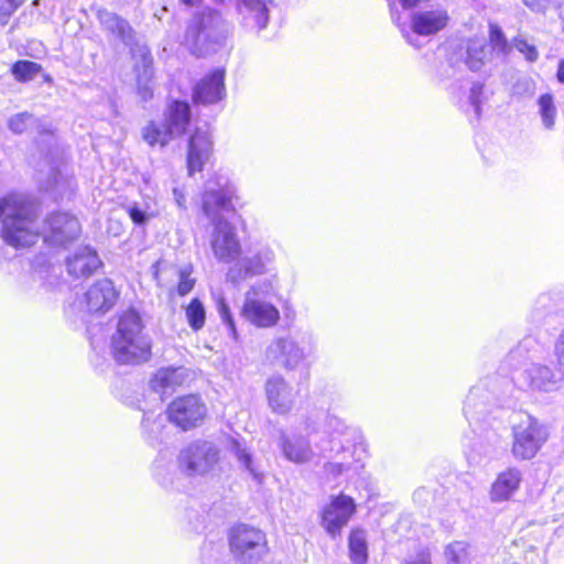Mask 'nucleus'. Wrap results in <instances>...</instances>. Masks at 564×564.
<instances>
[{
	"instance_id": "obj_1",
	"label": "nucleus",
	"mask_w": 564,
	"mask_h": 564,
	"mask_svg": "<svg viewBox=\"0 0 564 564\" xmlns=\"http://www.w3.org/2000/svg\"><path fill=\"white\" fill-rule=\"evenodd\" d=\"M237 197L224 191H205L202 194L200 209L213 226L210 248L215 257L225 262L238 259L242 252L236 228L221 215V210L236 213L234 200Z\"/></svg>"
},
{
	"instance_id": "obj_2",
	"label": "nucleus",
	"mask_w": 564,
	"mask_h": 564,
	"mask_svg": "<svg viewBox=\"0 0 564 564\" xmlns=\"http://www.w3.org/2000/svg\"><path fill=\"white\" fill-rule=\"evenodd\" d=\"M111 355L120 365L137 366L152 357V340L145 332L142 314L128 307L118 315L117 328L111 338Z\"/></svg>"
},
{
	"instance_id": "obj_3",
	"label": "nucleus",
	"mask_w": 564,
	"mask_h": 564,
	"mask_svg": "<svg viewBox=\"0 0 564 564\" xmlns=\"http://www.w3.org/2000/svg\"><path fill=\"white\" fill-rule=\"evenodd\" d=\"M39 216L34 203L17 193L11 208L1 220V238L15 249L33 247L43 239Z\"/></svg>"
},
{
	"instance_id": "obj_4",
	"label": "nucleus",
	"mask_w": 564,
	"mask_h": 564,
	"mask_svg": "<svg viewBox=\"0 0 564 564\" xmlns=\"http://www.w3.org/2000/svg\"><path fill=\"white\" fill-rule=\"evenodd\" d=\"M224 24L220 10L205 7L186 21L181 44L192 55L202 57L210 45L218 43Z\"/></svg>"
},
{
	"instance_id": "obj_5",
	"label": "nucleus",
	"mask_w": 564,
	"mask_h": 564,
	"mask_svg": "<svg viewBox=\"0 0 564 564\" xmlns=\"http://www.w3.org/2000/svg\"><path fill=\"white\" fill-rule=\"evenodd\" d=\"M164 413L171 425L181 432H188L204 425L209 416V409L200 393L189 392L173 398Z\"/></svg>"
},
{
	"instance_id": "obj_6",
	"label": "nucleus",
	"mask_w": 564,
	"mask_h": 564,
	"mask_svg": "<svg viewBox=\"0 0 564 564\" xmlns=\"http://www.w3.org/2000/svg\"><path fill=\"white\" fill-rule=\"evenodd\" d=\"M231 554L240 562L251 563L269 553L267 534L257 527L237 523L228 532Z\"/></svg>"
},
{
	"instance_id": "obj_7",
	"label": "nucleus",
	"mask_w": 564,
	"mask_h": 564,
	"mask_svg": "<svg viewBox=\"0 0 564 564\" xmlns=\"http://www.w3.org/2000/svg\"><path fill=\"white\" fill-rule=\"evenodd\" d=\"M547 440V429L538 419L529 416L512 426L511 453L518 460L532 459Z\"/></svg>"
},
{
	"instance_id": "obj_8",
	"label": "nucleus",
	"mask_w": 564,
	"mask_h": 564,
	"mask_svg": "<svg viewBox=\"0 0 564 564\" xmlns=\"http://www.w3.org/2000/svg\"><path fill=\"white\" fill-rule=\"evenodd\" d=\"M357 512V505L352 497L339 492L332 496L319 513L321 525L333 539L341 535L343 529Z\"/></svg>"
},
{
	"instance_id": "obj_9",
	"label": "nucleus",
	"mask_w": 564,
	"mask_h": 564,
	"mask_svg": "<svg viewBox=\"0 0 564 564\" xmlns=\"http://www.w3.org/2000/svg\"><path fill=\"white\" fill-rule=\"evenodd\" d=\"M46 231L43 239L52 243L65 245L76 240L82 235L78 218L67 212H53L45 218Z\"/></svg>"
},
{
	"instance_id": "obj_10",
	"label": "nucleus",
	"mask_w": 564,
	"mask_h": 564,
	"mask_svg": "<svg viewBox=\"0 0 564 564\" xmlns=\"http://www.w3.org/2000/svg\"><path fill=\"white\" fill-rule=\"evenodd\" d=\"M225 68H215L196 82L192 89L195 106H212L226 97Z\"/></svg>"
},
{
	"instance_id": "obj_11",
	"label": "nucleus",
	"mask_w": 564,
	"mask_h": 564,
	"mask_svg": "<svg viewBox=\"0 0 564 564\" xmlns=\"http://www.w3.org/2000/svg\"><path fill=\"white\" fill-rule=\"evenodd\" d=\"M119 299L120 290L110 279L102 278L95 281L85 292L83 305L90 314H105L115 307Z\"/></svg>"
},
{
	"instance_id": "obj_12",
	"label": "nucleus",
	"mask_w": 564,
	"mask_h": 564,
	"mask_svg": "<svg viewBox=\"0 0 564 564\" xmlns=\"http://www.w3.org/2000/svg\"><path fill=\"white\" fill-rule=\"evenodd\" d=\"M257 288H251L247 297L241 306V316L259 328H270L278 324L280 321V312L276 306L270 302L257 299Z\"/></svg>"
},
{
	"instance_id": "obj_13",
	"label": "nucleus",
	"mask_w": 564,
	"mask_h": 564,
	"mask_svg": "<svg viewBox=\"0 0 564 564\" xmlns=\"http://www.w3.org/2000/svg\"><path fill=\"white\" fill-rule=\"evenodd\" d=\"M214 152L210 132L195 128L188 135L186 149V169L189 176L202 172Z\"/></svg>"
},
{
	"instance_id": "obj_14",
	"label": "nucleus",
	"mask_w": 564,
	"mask_h": 564,
	"mask_svg": "<svg viewBox=\"0 0 564 564\" xmlns=\"http://www.w3.org/2000/svg\"><path fill=\"white\" fill-rule=\"evenodd\" d=\"M449 14L444 8L417 11L411 15V29L421 36L434 35L447 28Z\"/></svg>"
},
{
	"instance_id": "obj_15",
	"label": "nucleus",
	"mask_w": 564,
	"mask_h": 564,
	"mask_svg": "<svg viewBox=\"0 0 564 564\" xmlns=\"http://www.w3.org/2000/svg\"><path fill=\"white\" fill-rule=\"evenodd\" d=\"M102 262L96 250L84 247L67 258L68 274L75 279H88L100 269Z\"/></svg>"
},
{
	"instance_id": "obj_16",
	"label": "nucleus",
	"mask_w": 564,
	"mask_h": 564,
	"mask_svg": "<svg viewBox=\"0 0 564 564\" xmlns=\"http://www.w3.org/2000/svg\"><path fill=\"white\" fill-rule=\"evenodd\" d=\"M521 482V471L516 467H508L498 473L489 490L491 501L503 502L510 500L520 489Z\"/></svg>"
},
{
	"instance_id": "obj_17",
	"label": "nucleus",
	"mask_w": 564,
	"mask_h": 564,
	"mask_svg": "<svg viewBox=\"0 0 564 564\" xmlns=\"http://www.w3.org/2000/svg\"><path fill=\"white\" fill-rule=\"evenodd\" d=\"M188 384V373L178 367L159 369L150 379V387L154 392L165 393L175 391Z\"/></svg>"
},
{
	"instance_id": "obj_18",
	"label": "nucleus",
	"mask_w": 564,
	"mask_h": 564,
	"mask_svg": "<svg viewBox=\"0 0 564 564\" xmlns=\"http://www.w3.org/2000/svg\"><path fill=\"white\" fill-rule=\"evenodd\" d=\"M265 395L272 412L284 415L292 408V399L286 381L282 377L271 378L265 383Z\"/></svg>"
},
{
	"instance_id": "obj_19",
	"label": "nucleus",
	"mask_w": 564,
	"mask_h": 564,
	"mask_svg": "<svg viewBox=\"0 0 564 564\" xmlns=\"http://www.w3.org/2000/svg\"><path fill=\"white\" fill-rule=\"evenodd\" d=\"M217 460V451H205L198 444L186 447L180 456L181 465L189 473L208 470Z\"/></svg>"
},
{
	"instance_id": "obj_20",
	"label": "nucleus",
	"mask_w": 564,
	"mask_h": 564,
	"mask_svg": "<svg viewBox=\"0 0 564 564\" xmlns=\"http://www.w3.org/2000/svg\"><path fill=\"white\" fill-rule=\"evenodd\" d=\"M192 121V110L187 101L174 99L165 110V124L174 134H185Z\"/></svg>"
},
{
	"instance_id": "obj_21",
	"label": "nucleus",
	"mask_w": 564,
	"mask_h": 564,
	"mask_svg": "<svg viewBox=\"0 0 564 564\" xmlns=\"http://www.w3.org/2000/svg\"><path fill=\"white\" fill-rule=\"evenodd\" d=\"M268 356L279 360L286 369L294 368L302 359L303 351L297 344L289 338H276L268 347Z\"/></svg>"
},
{
	"instance_id": "obj_22",
	"label": "nucleus",
	"mask_w": 564,
	"mask_h": 564,
	"mask_svg": "<svg viewBox=\"0 0 564 564\" xmlns=\"http://www.w3.org/2000/svg\"><path fill=\"white\" fill-rule=\"evenodd\" d=\"M97 19L108 33L115 35L120 41L127 42L133 37V29L119 14L100 9L97 11Z\"/></svg>"
},
{
	"instance_id": "obj_23",
	"label": "nucleus",
	"mask_w": 564,
	"mask_h": 564,
	"mask_svg": "<svg viewBox=\"0 0 564 564\" xmlns=\"http://www.w3.org/2000/svg\"><path fill=\"white\" fill-rule=\"evenodd\" d=\"M131 56L134 61L132 70L134 73L135 82L153 80L154 58L149 47L135 46L131 50Z\"/></svg>"
},
{
	"instance_id": "obj_24",
	"label": "nucleus",
	"mask_w": 564,
	"mask_h": 564,
	"mask_svg": "<svg viewBox=\"0 0 564 564\" xmlns=\"http://www.w3.org/2000/svg\"><path fill=\"white\" fill-rule=\"evenodd\" d=\"M348 556L352 564H367L368 543L365 529L354 527L348 533Z\"/></svg>"
},
{
	"instance_id": "obj_25",
	"label": "nucleus",
	"mask_w": 564,
	"mask_h": 564,
	"mask_svg": "<svg viewBox=\"0 0 564 564\" xmlns=\"http://www.w3.org/2000/svg\"><path fill=\"white\" fill-rule=\"evenodd\" d=\"M283 455L293 463L302 464L308 460L312 455L308 441L304 438L292 440L284 437L281 442Z\"/></svg>"
},
{
	"instance_id": "obj_26",
	"label": "nucleus",
	"mask_w": 564,
	"mask_h": 564,
	"mask_svg": "<svg viewBox=\"0 0 564 564\" xmlns=\"http://www.w3.org/2000/svg\"><path fill=\"white\" fill-rule=\"evenodd\" d=\"M175 134L166 127L156 121H149L142 129V138L150 147H166Z\"/></svg>"
},
{
	"instance_id": "obj_27",
	"label": "nucleus",
	"mask_w": 564,
	"mask_h": 564,
	"mask_svg": "<svg viewBox=\"0 0 564 564\" xmlns=\"http://www.w3.org/2000/svg\"><path fill=\"white\" fill-rule=\"evenodd\" d=\"M43 70L41 64L30 59H18L12 63L10 73L15 82L24 84L33 80Z\"/></svg>"
},
{
	"instance_id": "obj_28",
	"label": "nucleus",
	"mask_w": 564,
	"mask_h": 564,
	"mask_svg": "<svg viewBox=\"0 0 564 564\" xmlns=\"http://www.w3.org/2000/svg\"><path fill=\"white\" fill-rule=\"evenodd\" d=\"M486 45L476 39L468 40L465 64L471 72H478L485 65Z\"/></svg>"
},
{
	"instance_id": "obj_29",
	"label": "nucleus",
	"mask_w": 564,
	"mask_h": 564,
	"mask_svg": "<svg viewBox=\"0 0 564 564\" xmlns=\"http://www.w3.org/2000/svg\"><path fill=\"white\" fill-rule=\"evenodd\" d=\"M185 315L189 327L197 332L202 329L206 322V312L202 301L193 297L185 307Z\"/></svg>"
},
{
	"instance_id": "obj_30",
	"label": "nucleus",
	"mask_w": 564,
	"mask_h": 564,
	"mask_svg": "<svg viewBox=\"0 0 564 564\" xmlns=\"http://www.w3.org/2000/svg\"><path fill=\"white\" fill-rule=\"evenodd\" d=\"M444 554L447 564H465L470 560V545L465 541H454L446 545Z\"/></svg>"
},
{
	"instance_id": "obj_31",
	"label": "nucleus",
	"mask_w": 564,
	"mask_h": 564,
	"mask_svg": "<svg viewBox=\"0 0 564 564\" xmlns=\"http://www.w3.org/2000/svg\"><path fill=\"white\" fill-rule=\"evenodd\" d=\"M538 104L543 126L549 130L553 129L556 119V107L552 94H542L539 97Z\"/></svg>"
},
{
	"instance_id": "obj_32",
	"label": "nucleus",
	"mask_w": 564,
	"mask_h": 564,
	"mask_svg": "<svg viewBox=\"0 0 564 564\" xmlns=\"http://www.w3.org/2000/svg\"><path fill=\"white\" fill-rule=\"evenodd\" d=\"M196 283L193 278V265L188 264L178 271V282L176 284V293L180 296H185L192 292Z\"/></svg>"
},
{
	"instance_id": "obj_33",
	"label": "nucleus",
	"mask_w": 564,
	"mask_h": 564,
	"mask_svg": "<svg viewBox=\"0 0 564 564\" xmlns=\"http://www.w3.org/2000/svg\"><path fill=\"white\" fill-rule=\"evenodd\" d=\"M25 0H0V25L6 26Z\"/></svg>"
},
{
	"instance_id": "obj_34",
	"label": "nucleus",
	"mask_w": 564,
	"mask_h": 564,
	"mask_svg": "<svg viewBox=\"0 0 564 564\" xmlns=\"http://www.w3.org/2000/svg\"><path fill=\"white\" fill-rule=\"evenodd\" d=\"M489 42L492 47H497L501 52L508 51V41L502 30L497 24H490L489 26Z\"/></svg>"
},
{
	"instance_id": "obj_35",
	"label": "nucleus",
	"mask_w": 564,
	"mask_h": 564,
	"mask_svg": "<svg viewBox=\"0 0 564 564\" xmlns=\"http://www.w3.org/2000/svg\"><path fill=\"white\" fill-rule=\"evenodd\" d=\"M241 271L246 276H254L264 273L265 267L262 258L260 256H254L253 258L248 259L243 265Z\"/></svg>"
},
{
	"instance_id": "obj_36",
	"label": "nucleus",
	"mask_w": 564,
	"mask_h": 564,
	"mask_svg": "<svg viewBox=\"0 0 564 564\" xmlns=\"http://www.w3.org/2000/svg\"><path fill=\"white\" fill-rule=\"evenodd\" d=\"M514 47L524 55L528 62H535L539 58V52L533 44H530L525 39H514Z\"/></svg>"
},
{
	"instance_id": "obj_37",
	"label": "nucleus",
	"mask_w": 564,
	"mask_h": 564,
	"mask_svg": "<svg viewBox=\"0 0 564 564\" xmlns=\"http://www.w3.org/2000/svg\"><path fill=\"white\" fill-rule=\"evenodd\" d=\"M32 120V116L24 112V113H18L13 118H11L9 122L10 129L14 133H23L28 130V127Z\"/></svg>"
},
{
	"instance_id": "obj_38",
	"label": "nucleus",
	"mask_w": 564,
	"mask_h": 564,
	"mask_svg": "<svg viewBox=\"0 0 564 564\" xmlns=\"http://www.w3.org/2000/svg\"><path fill=\"white\" fill-rule=\"evenodd\" d=\"M150 82L151 80L135 82L137 94L140 97V99L144 102L150 101L154 96L153 88L149 85Z\"/></svg>"
},
{
	"instance_id": "obj_39",
	"label": "nucleus",
	"mask_w": 564,
	"mask_h": 564,
	"mask_svg": "<svg viewBox=\"0 0 564 564\" xmlns=\"http://www.w3.org/2000/svg\"><path fill=\"white\" fill-rule=\"evenodd\" d=\"M404 564H433L431 552L427 549L417 551Z\"/></svg>"
},
{
	"instance_id": "obj_40",
	"label": "nucleus",
	"mask_w": 564,
	"mask_h": 564,
	"mask_svg": "<svg viewBox=\"0 0 564 564\" xmlns=\"http://www.w3.org/2000/svg\"><path fill=\"white\" fill-rule=\"evenodd\" d=\"M127 214L129 215L131 221L138 226L144 225L149 219V216L143 210H141L137 205L130 206L127 209Z\"/></svg>"
},
{
	"instance_id": "obj_41",
	"label": "nucleus",
	"mask_w": 564,
	"mask_h": 564,
	"mask_svg": "<svg viewBox=\"0 0 564 564\" xmlns=\"http://www.w3.org/2000/svg\"><path fill=\"white\" fill-rule=\"evenodd\" d=\"M348 467H349V464L328 462L325 464L324 469L327 473V475L337 477V476L341 475V473L344 470H346Z\"/></svg>"
},
{
	"instance_id": "obj_42",
	"label": "nucleus",
	"mask_w": 564,
	"mask_h": 564,
	"mask_svg": "<svg viewBox=\"0 0 564 564\" xmlns=\"http://www.w3.org/2000/svg\"><path fill=\"white\" fill-rule=\"evenodd\" d=\"M14 192L8 193L7 195L0 197V218H4L11 208L13 199L15 197Z\"/></svg>"
},
{
	"instance_id": "obj_43",
	"label": "nucleus",
	"mask_w": 564,
	"mask_h": 564,
	"mask_svg": "<svg viewBox=\"0 0 564 564\" xmlns=\"http://www.w3.org/2000/svg\"><path fill=\"white\" fill-rule=\"evenodd\" d=\"M554 354L556 356L558 364L564 366V329L562 330L555 343Z\"/></svg>"
},
{
	"instance_id": "obj_44",
	"label": "nucleus",
	"mask_w": 564,
	"mask_h": 564,
	"mask_svg": "<svg viewBox=\"0 0 564 564\" xmlns=\"http://www.w3.org/2000/svg\"><path fill=\"white\" fill-rule=\"evenodd\" d=\"M536 552V547H534L533 545H528L525 547V551L523 553V556L517 561H513L511 564H535V561L532 556H530L531 554H534Z\"/></svg>"
},
{
	"instance_id": "obj_45",
	"label": "nucleus",
	"mask_w": 564,
	"mask_h": 564,
	"mask_svg": "<svg viewBox=\"0 0 564 564\" xmlns=\"http://www.w3.org/2000/svg\"><path fill=\"white\" fill-rule=\"evenodd\" d=\"M221 317L225 321V323L227 324V326L229 327V329L236 334V325H235V321L229 312V310L227 307H225L221 312Z\"/></svg>"
},
{
	"instance_id": "obj_46",
	"label": "nucleus",
	"mask_w": 564,
	"mask_h": 564,
	"mask_svg": "<svg viewBox=\"0 0 564 564\" xmlns=\"http://www.w3.org/2000/svg\"><path fill=\"white\" fill-rule=\"evenodd\" d=\"M556 79L558 83L564 84V57L560 59L556 70Z\"/></svg>"
},
{
	"instance_id": "obj_47",
	"label": "nucleus",
	"mask_w": 564,
	"mask_h": 564,
	"mask_svg": "<svg viewBox=\"0 0 564 564\" xmlns=\"http://www.w3.org/2000/svg\"><path fill=\"white\" fill-rule=\"evenodd\" d=\"M37 133H39L40 137H48V138H53L54 137V130H52L50 128H46V127H42L37 131Z\"/></svg>"
},
{
	"instance_id": "obj_48",
	"label": "nucleus",
	"mask_w": 564,
	"mask_h": 564,
	"mask_svg": "<svg viewBox=\"0 0 564 564\" xmlns=\"http://www.w3.org/2000/svg\"><path fill=\"white\" fill-rule=\"evenodd\" d=\"M186 7H194L199 4L203 0H180Z\"/></svg>"
},
{
	"instance_id": "obj_49",
	"label": "nucleus",
	"mask_w": 564,
	"mask_h": 564,
	"mask_svg": "<svg viewBox=\"0 0 564 564\" xmlns=\"http://www.w3.org/2000/svg\"><path fill=\"white\" fill-rule=\"evenodd\" d=\"M176 203L180 207H185V197L181 194L178 197H176Z\"/></svg>"
},
{
	"instance_id": "obj_50",
	"label": "nucleus",
	"mask_w": 564,
	"mask_h": 564,
	"mask_svg": "<svg viewBox=\"0 0 564 564\" xmlns=\"http://www.w3.org/2000/svg\"><path fill=\"white\" fill-rule=\"evenodd\" d=\"M40 75L43 77L44 82L50 83V84L53 82L52 77L48 74H45L42 72Z\"/></svg>"
},
{
	"instance_id": "obj_51",
	"label": "nucleus",
	"mask_w": 564,
	"mask_h": 564,
	"mask_svg": "<svg viewBox=\"0 0 564 564\" xmlns=\"http://www.w3.org/2000/svg\"><path fill=\"white\" fill-rule=\"evenodd\" d=\"M37 4H39V0H34L33 6H37Z\"/></svg>"
},
{
	"instance_id": "obj_52",
	"label": "nucleus",
	"mask_w": 564,
	"mask_h": 564,
	"mask_svg": "<svg viewBox=\"0 0 564 564\" xmlns=\"http://www.w3.org/2000/svg\"><path fill=\"white\" fill-rule=\"evenodd\" d=\"M397 15H400V12L398 10H393Z\"/></svg>"
},
{
	"instance_id": "obj_53",
	"label": "nucleus",
	"mask_w": 564,
	"mask_h": 564,
	"mask_svg": "<svg viewBox=\"0 0 564 564\" xmlns=\"http://www.w3.org/2000/svg\"><path fill=\"white\" fill-rule=\"evenodd\" d=\"M397 15H400V12L398 10H393Z\"/></svg>"
},
{
	"instance_id": "obj_54",
	"label": "nucleus",
	"mask_w": 564,
	"mask_h": 564,
	"mask_svg": "<svg viewBox=\"0 0 564 564\" xmlns=\"http://www.w3.org/2000/svg\"><path fill=\"white\" fill-rule=\"evenodd\" d=\"M397 15H400V12L398 10H393Z\"/></svg>"
},
{
	"instance_id": "obj_55",
	"label": "nucleus",
	"mask_w": 564,
	"mask_h": 564,
	"mask_svg": "<svg viewBox=\"0 0 564 564\" xmlns=\"http://www.w3.org/2000/svg\"><path fill=\"white\" fill-rule=\"evenodd\" d=\"M482 85H478V90L481 91Z\"/></svg>"
}]
</instances>
